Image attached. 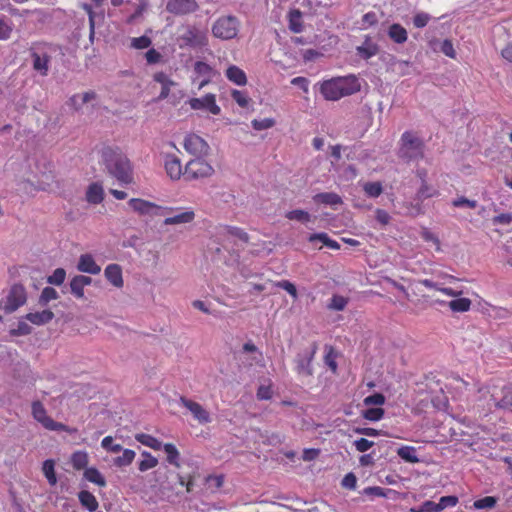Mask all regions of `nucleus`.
<instances>
[{
  "mask_svg": "<svg viewBox=\"0 0 512 512\" xmlns=\"http://www.w3.org/2000/svg\"><path fill=\"white\" fill-rule=\"evenodd\" d=\"M102 161L107 170L124 184L132 182V166L127 156L118 147L106 146L101 151Z\"/></svg>",
  "mask_w": 512,
  "mask_h": 512,
  "instance_id": "nucleus-1",
  "label": "nucleus"
},
{
  "mask_svg": "<svg viewBox=\"0 0 512 512\" xmlns=\"http://www.w3.org/2000/svg\"><path fill=\"white\" fill-rule=\"evenodd\" d=\"M361 89V83L355 75L337 77L324 81L321 93L326 100L336 101L342 97L354 94Z\"/></svg>",
  "mask_w": 512,
  "mask_h": 512,
  "instance_id": "nucleus-2",
  "label": "nucleus"
},
{
  "mask_svg": "<svg viewBox=\"0 0 512 512\" xmlns=\"http://www.w3.org/2000/svg\"><path fill=\"white\" fill-rule=\"evenodd\" d=\"M153 81L161 88L158 100L170 98L175 103L183 97V92L177 89L179 84L169 74L158 71L153 74Z\"/></svg>",
  "mask_w": 512,
  "mask_h": 512,
  "instance_id": "nucleus-3",
  "label": "nucleus"
},
{
  "mask_svg": "<svg viewBox=\"0 0 512 512\" xmlns=\"http://www.w3.org/2000/svg\"><path fill=\"white\" fill-rule=\"evenodd\" d=\"M399 156L407 160H415L423 156V143L416 134L412 132L402 134Z\"/></svg>",
  "mask_w": 512,
  "mask_h": 512,
  "instance_id": "nucleus-4",
  "label": "nucleus"
},
{
  "mask_svg": "<svg viewBox=\"0 0 512 512\" xmlns=\"http://www.w3.org/2000/svg\"><path fill=\"white\" fill-rule=\"evenodd\" d=\"M214 174L213 166L203 157H196L190 160L184 169V178L187 180H198L209 178Z\"/></svg>",
  "mask_w": 512,
  "mask_h": 512,
  "instance_id": "nucleus-5",
  "label": "nucleus"
},
{
  "mask_svg": "<svg viewBox=\"0 0 512 512\" xmlns=\"http://www.w3.org/2000/svg\"><path fill=\"white\" fill-rule=\"evenodd\" d=\"M16 178L19 190L26 194H33L42 189L41 185L36 181V175L31 170V165L27 161L20 164L16 169Z\"/></svg>",
  "mask_w": 512,
  "mask_h": 512,
  "instance_id": "nucleus-6",
  "label": "nucleus"
},
{
  "mask_svg": "<svg viewBox=\"0 0 512 512\" xmlns=\"http://www.w3.org/2000/svg\"><path fill=\"white\" fill-rule=\"evenodd\" d=\"M32 415L34 419L47 430L65 431L68 433L75 432V429H72L62 423L56 422L51 417H49L43 404L39 401H34L32 403Z\"/></svg>",
  "mask_w": 512,
  "mask_h": 512,
  "instance_id": "nucleus-7",
  "label": "nucleus"
},
{
  "mask_svg": "<svg viewBox=\"0 0 512 512\" xmlns=\"http://www.w3.org/2000/svg\"><path fill=\"white\" fill-rule=\"evenodd\" d=\"M239 31V21L236 17L225 16L219 18L212 27V33L216 38L222 40L233 39Z\"/></svg>",
  "mask_w": 512,
  "mask_h": 512,
  "instance_id": "nucleus-8",
  "label": "nucleus"
},
{
  "mask_svg": "<svg viewBox=\"0 0 512 512\" xmlns=\"http://www.w3.org/2000/svg\"><path fill=\"white\" fill-rule=\"evenodd\" d=\"M218 75V72L204 61H196L193 65V72L191 81L197 84L199 90L212 82L213 78Z\"/></svg>",
  "mask_w": 512,
  "mask_h": 512,
  "instance_id": "nucleus-9",
  "label": "nucleus"
},
{
  "mask_svg": "<svg viewBox=\"0 0 512 512\" xmlns=\"http://www.w3.org/2000/svg\"><path fill=\"white\" fill-rule=\"evenodd\" d=\"M166 209V215L164 219V225L167 226H179L189 224L195 219V212L192 208H170L164 207Z\"/></svg>",
  "mask_w": 512,
  "mask_h": 512,
  "instance_id": "nucleus-10",
  "label": "nucleus"
},
{
  "mask_svg": "<svg viewBox=\"0 0 512 512\" xmlns=\"http://www.w3.org/2000/svg\"><path fill=\"white\" fill-rule=\"evenodd\" d=\"M128 205L134 212L143 216H162L166 215L167 211L166 209H164V207H161L153 202L139 198L130 199Z\"/></svg>",
  "mask_w": 512,
  "mask_h": 512,
  "instance_id": "nucleus-11",
  "label": "nucleus"
},
{
  "mask_svg": "<svg viewBox=\"0 0 512 512\" xmlns=\"http://www.w3.org/2000/svg\"><path fill=\"white\" fill-rule=\"evenodd\" d=\"M183 147L191 155L204 157L208 155L210 147L208 143L199 135L190 133L184 137Z\"/></svg>",
  "mask_w": 512,
  "mask_h": 512,
  "instance_id": "nucleus-12",
  "label": "nucleus"
},
{
  "mask_svg": "<svg viewBox=\"0 0 512 512\" xmlns=\"http://www.w3.org/2000/svg\"><path fill=\"white\" fill-rule=\"evenodd\" d=\"M188 104L193 110L207 111L212 115H219L221 113V108L216 101V95L212 93L199 98H191L188 100Z\"/></svg>",
  "mask_w": 512,
  "mask_h": 512,
  "instance_id": "nucleus-13",
  "label": "nucleus"
},
{
  "mask_svg": "<svg viewBox=\"0 0 512 512\" xmlns=\"http://www.w3.org/2000/svg\"><path fill=\"white\" fill-rule=\"evenodd\" d=\"M180 405L186 408L199 424H208L212 421L210 412L200 403L181 397Z\"/></svg>",
  "mask_w": 512,
  "mask_h": 512,
  "instance_id": "nucleus-14",
  "label": "nucleus"
},
{
  "mask_svg": "<svg viewBox=\"0 0 512 512\" xmlns=\"http://www.w3.org/2000/svg\"><path fill=\"white\" fill-rule=\"evenodd\" d=\"M217 237L224 247H226L229 242L238 244L239 242L245 243L248 241V235L246 232L240 228L232 226L220 227L217 232Z\"/></svg>",
  "mask_w": 512,
  "mask_h": 512,
  "instance_id": "nucleus-15",
  "label": "nucleus"
},
{
  "mask_svg": "<svg viewBox=\"0 0 512 512\" xmlns=\"http://www.w3.org/2000/svg\"><path fill=\"white\" fill-rule=\"evenodd\" d=\"M70 103L76 110L93 108L97 103V95L92 91L79 93L71 97Z\"/></svg>",
  "mask_w": 512,
  "mask_h": 512,
  "instance_id": "nucleus-16",
  "label": "nucleus"
},
{
  "mask_svg": "<svg viewBox=\"0 0 512 512\" xmlns=\"http://www.w3.org/2000/svg\"><path fill=\"white\" fill-rule=\"evenodd\" d=\"M77 270L82 273L97 275L101 272V266L98 265L91 254L80 255L77 262Z\"/></svg>",
  "mask_w": 512,
  "mask_h": 512,
  "instance_id": "nucleus-17",
  "label": "nucleus"
},
{
  "mask_svg": "<svg viewBox=\"0 0 512 512\" xmlns=\"http://www.w3.org/2000/svg\"><path fill=\"white\" fill-rule=\"evenodd\" d=\"M92 278L85 275H76L70 281V291L77 299H83L85 297V287L91 285Z\"/></svg>",
  "mask_w": 512,
  "mask_h": 512,
  "instance_id": "nucleus-18",
  "label": "nucleus"
},
{
  "mask_svg": "<svg viewBox=\"0 0 512 512\" xmlns=\"http://www.w3.org/2000/svg\"><path fill=\"white\" fill-rule=\"evenodd\" d=\"M197 3L195 0H169L167 10L174 14H186L195 11Z\"/></svg>",
  "mask_w": 512,
  "mask_h": 512,
  "instance_id": "nucleus-19",
  "label": "nucleus"
},
{
  "mask_svg": "<svg viewBox=\"0 0 512 512\" xmlns=\"http://www.w3.org/2000/svg\"><path fill=\"white\" fill-rule=\"evenodd\" d=\"M165 170L167 175L172 180H178L182 175L184 176V170L182 169L181 161L174 155L166 156Z\"/></svg>",
  "mask_w": 512,
  "mask_h": 512,
  "instance_id": "nucleus-20",
  "label": "nucleus"
},
{
  "mask_svg": "<svg viewBox=\"0 0 512 512\" xmlns=\"http://www.w3.org/2000/svg\"><path fill=\"white\" fill-rule=\"evenodd\" d=\"M182 39L191 47H203L207 45L206 34L195 28L188 29Z\"/></svg>",
  "mask_w": 512,
  "mask_h": 512,
  "instance_id": "nucleus-21",
  "label": "nucleus"
},
{
  "mask_svg": "<svg viewBox=\"0 0 512 512\" xmlns=\"http://www.w3.org/2000/svg\"><path fill=\"white\" fill-rule=\"evenodd\" d=\"M104 276L114 287H123L122 268L118 264H109L104 270Z\"/></svg>",
  "mask_w": 512,
  "mask_h": 512,
  "instance_id": "nucleus-22",
  "label": "nucleus"
},
{
  "mask_svg": "<svg viewBox=\"0 0 512 512\" xmlns=\"http://www.w3.org/2000/svg\"><path fill=\"white\" fill-rule=\"evenodd\" d=\"M429 46L434 52H441L445 56L455 59L456 51L454 49L453 43L449 39H445L443 41H439L438 39H432L429 41Z\"/></svg>",
  "mask_w": 512,
  "mask_h": 512,
  "instance_id": "nucleus-23",
  "label": "nucleus"
},
{
  "mask_svg": "<svg viewBox=\"0 0 512 512\" xmlns=\"http://www.w3.org/2000/svg\"><path fill=\"white\" fill-rule=\"evenodd\" d=\"M54 318V313L49 309L31 311L25 315V319L33 325L41 326L49 323Z\"/></svg>",
  "mask_w": 512,
  "mask_h": 512,
  "instance_id": "nucleus-24",
  "label": "nucleus"
},
{
  "mask_svg": "<svg viewBox=\"0 0 512 512\" xmlns=\"http://www.w3.org/2000/svg\"><path fill=\"white\" fill-rule=\"evenodd\" d=\"M313 202L315 204H322L336 209L342 204V198L337 193L325 192L314 195Z\"/></svg>",
  "mask_w": 512,
  "mask_h": 512,
  "instance_id": "nucleus-25",
  "label": "nucleus"
},
{
  "mask_svg": "<svg viewBox=\"0 0 512 512\" xmlns=\"http://www.w3.org/2000/svg\"><path fill=\"white\" fill-rule=\"evenodd\" d=\"M226 78L238 86H245L247 84L246 73L236 65H230L225 71Z\"/></svg>",
  "mask_w": 512,
  "mask_h": 512,
  "instance_id": "nucleus-26",
  "label": "nucleus"
},
{
  "mask_svg": "<svg viewBox=\"0 0 512 512\" xmlns=\"http://www.w3.org/2000/svg\"><path fill=\"white\" fill-rule=\"evenodd\" d=\"M104 190L101 184L92 183L86 190V201L90 204H99L103 201Z\"/></svg>",
  "mask_w": 512,
  "mask_h": 512,
  "instance_id": "nucleus-27",
  "label": "nucleus"
},
{
  "mask_svg": "<svg viewBox=\"0 0 512 512\" xmlns=\"http://www.w3.org/2000/svg\"><path fill=\"white\" fill-rule=\"evenodd\" d=\"M387 69L399 76L408 75L410 73V62L391 57L387 63Z\"/></svg>",
  "mask_w": 512,
  "mask_h": 512,
  "instance_id": "nucleus-28",
  "label": "nucleus"
},
{
  "mask_svg": "<svg viewBox=\"0 0 512 512\" xmlns=\"http://www.w3.org/2000/svg\"><path fill=\"white\" fill-rule=\"evenodd\" d=\"M472 302L469 298L458 296L447 302V306L454 313H464L471 309Z\"/></svg>",
  "mask_w": 512,
  "mask_h": 512,
  "instance_id": "nucleus-29",
  "label": "nucleus"
},
{
  "mask_svg": "<svg viewBox=\"0 0 512 512\" xmlns=\"http://www.w3.org/2000/svg\"><path fill=\"white\" fill-rule=\"evenodd\" d=\"M388 36L397 44L406 42L408 38L406 29L400 24H392L388 29Z\"/></svg>",
  "mask_w": 512,
  "mask_h": 512,
  "instance_id": "nucleus-30",
  "label": "nucleus"
},
{
  "mask_svg": "<svg viewBox=\"0 0 512 512\" xmlns=\"http://www.w3.org/2000/svg\"><path fill=\"white\" fill-rule=\"evenodd\" d=\"M135 439L142 445L149 447L155 451H159L162 449V442L150 434L137 433L135 434Z\"/></svg>",
  "mask_w": 512,
  "mask_h": 512,
  "instance_id": "nucleus-31",
  "label": "nucleus"
},
{
  "mask_svg": "<svg viewBox=\"0 0 512 512\" xmlns=\"http://www.w3.org/2000/svg\"><path fill=\"white\" fill-rule=\"evenodd\" d=\"M419 175L422 178V185H421V187L419 188V190L417 192V199L418 200H425V199L437 196L438 195V190L435 187H433L431 185H428L425 182V180H424V177L426 176V173L419 172Z\"/></svg>",
  "mask_w": 512,
  "mask_h": 512,
  "instance_id": "nucleus-32",
  "label": "nucleus"
},
{
  "mask_svg": "<svg viewBox=\"0 0 512 512\" xmlns=\"http://www.w3.org/2000/svg\"><path fill=\"white\" fill-rule=\"evenodd\" d=\"M142 459L138 461V470L140 472H146L150 469L155 468L158 465V459L148 451H142Z\"/></svg>",
  "mask_w": 512,
  "mask_h": 512,
  "instance_id": "nucleus-33",
  "label": "nucleus"
},
{
  "mask_svg": "<svg viewBox=\"0 0 512 512\" xmlns=\"http://www.w3.org/2000/svg\"><path fill=\"white\" fill-rule=\"evenodd\" d=\"M162 449L166 453L167 462L170 465H173L177 468L181 466L180 464V452L176 448V446L172 443L162 444Z\"/></svg>",
  "mask_w": 512,
  "mask_h": 512,
  "instance_id": "nucleus-34",
  "label": "nucleus"
},
{
  "mask_svg": "<svg viewBox=\"0 0 512 512\" xmlns=\"http://www.w3.org/2000/svg\"><path fill=\"white\" fill-rule=\"evenodd\" d=\"M84 477L87 481L94 483L100 487L106 485V480L101 472L95 467L86 468L84 471Z\"/></svg>",
  "mask_w": 512,
  "mask_h": 512,
  "instance_id": "nucleus-35",
  "label": "nucleus"
},
{
  "mask_svg": "<svg viewBox=\"0 0 512 512\" xmlns=\"http://www.w3.org/2000/svg\"><path fill=\"white\" fill-rule=\"evenodd\" d=\"M78 497L81 505L88 509L90 512H94L97 510L98 501L92 493L88 491H81Z\"/></svg>",
  "mask_w": 512,
  "mask_h": 512,
  "instance_id": "nucleus-36",
  "label": "nucleus"
},
{
  "mask_svg": "<svg viewBox=\"0 0 512 512\" xmlns=\"http://www.w3.org/2000/svg\"><path fill=\"white\" fill-rule=\"evenodd\" d=\"M398 456L406 462L417 463L419 458L417 456L416 448L413 446H401L397 450Z\"/></svg>",
  "mask_w": 512,
  "mask_h": 512,
  "instance_id": "nucleus-37",
  "label": "nucleus"
},
{
  "mask_svg": "<svg viewBox=\"0 0 512 512\" xmlns=\"http://www.w3.org/2000/svg\"><path fill=\"white\" fill-rule=\"evenodd\" d=\"M89 462L88 453L86 451H76L71 456V464L74 469H84Z\"/></svg>",
  "mask_w": 512,
  "mask_h": 512,
  "instance_id": "nucleus-38",
  "label": "nucleus"
},
{
  "mask_svg": "<svg viewBox=\"0 0 512 512\" xmlns=\"http://www.w3.org/2000/svg\"><path fill=\"white\" fill-rule=\"evenodd\" d=\"M357 51L359 56L369 59L377 54L378 46L370 40H366L361 46L357 47Z\"/></svg>",
  "mask_w": 512,
  "mask_h": 512,
  "instance_id": "nucleus-39",
  "label": "nucleus"
},
{
  "mask_svg": "<svg viewBox=\"0 0 512 512\" xmlns=\"http://www.w3.org/2000/svg\"><path fill=\"white\" fill-rule=\"evenodd\" d=\"M122 454L114 459V465L117 467H123L130 465L136 456L135 451L131 449H123L122 448Z\"/></svg>",
  "mask_w": 512,
  "mask_h": 512,
  "instance_id": "nucleus-40",
  "label": "nucleus"
},
{
  "mask_svg": "<svg viewBox=\"0 0 512 512\" xmlns=\"http://www.w3.org/2000/svg\"><path fill=\"white\" fill-rule=\"evenodd\" d=\"M497 504V498L494 496H485L473 502L472 507L475 510H490Z\"/></svg>",
  "mask_w": 512,
  "mask_h": 512,
  "instance_id": "nucleus-41",
  "label": "nucleus"
},
{
  "mask_svg": "<svg viewBox=\"0 0 512 512\" xmlns=\"http://www.w3.org/2000/svg\"><path fill=\"white\" fill-rule=\"evenodd\" d=\"M49 59L46 55L33 54V67L41 75H47Z\"/></svg>",
  "mask_w": 512,
  "mask_h": 512,
  "instance_id": "nucleus-42",
  "label": "nucleus"
},
{
  "mask_svg": "<svg viewBox=\"0 0 512 512\" xmlns=\"http://www.w3.org/2000/svg\"><path fill=\"white\" fill-rule=\"evenodd\" d=\"M43 474L45 475L47 481L50 485L54 486L57 483V477L55 474V463L53 460L48 459L44 461L42 467Z\"/></svg>",
  "mask_w": 512,
  "mask_h": 512,
  "instance_id": "nucleus-43",
  "label": "nucleus"
},
{
  "mask_svg": "<svg viewBox=\"0 0 512 512\" xmlns=\"http://www.w3.org/2000/svg\"><path fill=\"white\" fill-rule=\"evenodd\" d=\"M361 415L364 419L369 421H379L384 416V409L381 407H371L361 411Z\"/></svg>",
  "mask_w": 512,
  "mask_h": 512,
  "instance_id": "nucleus-44",
  "label": "nucleus"
},
{
  "mask_svg": "<svg viewBox=\"0 0 512 512\" xmlns=\"http://www.w3.org/2000/svg\"><path fill=\"white\" fill-rule=\"evenodd\" d=\"M231 97L241 108L250 106L251 98L244 91L234 89L231 91Z\"/></svg>",
  "mask_w": 512,
  "mask_h": 512,
  "instance_id": "nucleus-45",
  "label": "nucleus"
},
{
  "mask_svg": "<svg viewBox=\"0 0 512 512\" xmlns=\"http://www.w3.org/2000/svg\"><path fill=\"white\" fill-rule=\"evenodd\" d=\"M363 190L368 197L376 198L383 192V187L380 182H366Z\"/></svg>",
  "mask_w": 512,
  "mask_h": 512,
  "instance_id": "nucleus-46",
  "label": "nucleus"
},
{
  "mask_svg": "<svg viewBox=\"0 0 512 512\" xmlns=\"http://www.w3.org/2000/svg\"><path fill=\"white\" fill-rule=\"evenodd\" d=\"M242 349H243V353H247L252 356V360L256 364H259L262 362V360H263L262 353L258 350V348L255 346V344L253 342H251V341L246 342L243 345Z\"/></svg>",
  "mask_w": 512,
  "mask_h": 512,
  "instance_id": "nucleus-47",
  "label": "nucleus"
},
{
  "mask_svg": "<svg viewBox=\"0 0 512 512\" xmlns=\"http://www.w3.org/2000/svg\"><path fill=\"white\" fill-rule=\"evenodd\" d=\"M286 218L289 220H297L302 223H307L311 220V215L304 210L295 209L286 213Z\"/></svg>",
  "mask_w": 512,
  "mask_h": 512,
  "instance_id": "nucleus-48",
  "label": "nucleus"
},
{
  "mask_svg": "<svg viewBox=\"0 0 512 512\" xmlns=\"http://www.w3.org/2000/svg\"><path fill=\"white\" fill-rule=\"evenodd\" d=\"M289 27L296 33L302 30L301 13L298 10H293L289 13Z\"/></svg>",
  "mask_w": 512,
  "mask_h": 512,
  "instance_id": "nucleus-49",
  "label": "nucleus"
},
{
  "mask_svg": "<svg viewBox=\"0 0 512 512\" xmlns=\"http://www.w3.org/2000/svg\"><path fill=\"white\" fill-rule=\"evenodd\" d=\"M276 121L273 118L254 119L251 121L253 129L256 131L267 130L275 126Z\"/></svg>",
  "mask_w": 512,
  "mask_h": 512,
  "instance_id": "nucleus-50",
  "label": "nucleus"
},
{
  "mask_svg": "<svg viewBox=\"0 0 512 512\" xmlns=\"http://www.w3.org/2000/svg\"><path fill=\"white\" fill-rule=\"evenodd\" d=\"M66 271L63 268H57L47 278V282L52 285H61L65 281Z\"/></svg>",
  "mask_w": 512,
  "mask_h": 512,
  "instance_id": "nucleus-51",
  "label": "nucleus"
},
{
  "mask_svg": "<svg viewBox=\"0 0 512 512\" xmlns=\"http://www.w3.org/2000/svg\"><path fill=\"white\" fill-rule=\"evenodd\" d=\"M58 292L52 287H45L40 295L39 302L43 305L58 298Z\"/></svg>",
  "mask_w": 512,
  "mask_h": 512,
  "instance_id": "nucleus-52",
  "label": "nucleus"
},
{
  "mask_svg": "<svg viewBox=\"0 0 512 512\" xmlns=\"http://www.w3.org/2000/svg\"><path fill=\"white\" fill-rule=\"evenodd\" d=\"M30 333H31V326L27 323V320L25 319V317L21 318L18 321L16 328L11 329L12 335L20 336V335H27Z\"/></svg>",
  "mask_w": 512,
  "mask_h": 512,
  "instance_id": "nucleus-53",
  "label": "nucleus"
},
{
  "mask_svg": "<svg viewBox=\"0 0 512 512\" xmlns=\"http://www.w3.org/2000/svg\"><path fill=\"white\" fill-rule=\"evenodd\" d=\"M458 503V498L456 496H443L440 498L439 502L436 503V508L438 512H441L446 507H454Z\"/></svg>",
  "mask_w": 512,
  "mask_h": 512,
  "instance_id": "nucleus-54",
  "label": "nucleus"
},
{
  "mask_svg": "<svg viewBox=\"0 0 512 512\" xmlns=\"http://www.w3.org/2000/svg\"><path fill=\"white\" fill-rule=\"evenodd\" d=\"M347 303H348V300L344 296L334 295L331 298V301H330L328 307L332 310L342 311L346 307Z\"/></svg>",
  "mask_w": 512,
  "mask_h": 512,
  "instance_id": "nucleus-55",
  "label": "nucleus"
},
{
  "mask_svg": "<svg viewBox=\"0 0 512 512\" xmlns=\"http://www.w3.org/2000/svg\"><path fill=\"white\" fill-rule=\"evenodd\" d=\"M101 446L103 449L113 453H117L122 450V446L120 444L114 443L112 436L104 437L101 441Z\"/></svg>",
  "mask_w": 512,
  "mask_h": 512,
  "instance_id": "nucleus-56",
  "label": "nucleus"
},
{
  "mask_svg": "<svg viewBox=\"0 0 512 512\" xmlns=\"http://www.w3.org/2000/svg\"><path fill=\"white\" fill-rule=\"evenodd\" d=\"M385 403V397L381 393H375L364 398L365 406H382Z\"/></svg>",
  "mask_w": 512,
  "mask_h": 512,
  "instance_id": "nucleus-57",
  "label": "nucleus"
},
{
  "mask_svg": "<svg viewBox=\"0 0 512 512\" xmlns=\"http://www.w3.org/2000/svg\"><path fill=\"white\" fill-rule=\"evenodd\" d=\"M311 359L312 356H306L298 361L297 369L300 374L307 376L312 374Z\"/></svg>",
  "mask_w": 512,
  "mask_h": 512,
  "instance_id": "nucleus-58",
  "label": "nucleus"
},
{
  "mask_svg": "<svg viewBox=\"0 0 512 512\" xmlns=\"http://www.w3.org/2000/svg\"><path fill=\"white\" fill-rule=\"evenodd\" d=\"M452 205L457 208L475 209L477 207V201L465 197H458L452 201Z\"/></svg>",
  "mask_w": 512,
  "mask_h": 512,
  "instance_id": "nucleus-59",
  "label": "nucleus"
},
{
  "mask_svg": "<svg viewBox=\"0 0 512 512\" xmlns=\"http://www.w3.org/2000/svg\"><path fill=\"white\" fill-rule=\"evenodd\" d=\"M421 236L422 238L428 242V243H432L434 246H435V250L437 252H440L441 251V243H440V240L439 238L434 234L432 233L431 231L425 229L422 231L421 233Z\"/></svg>",
  "mask_w": 512,
  "mask_h": 512,
  "instance_id": "nucleus-60",
  "label": "nucleus"
},
{
  "mask_svg": "<svg viewBox=\"0 0 512 512\" xmlns=\"http://www.w3.org/2000/svg\"><path fill=\"white\" fill-rule=\"evenodd\" d=\"M151 45V39L145 35L131 39V47L134 49H146Z\"/></svg>",
  "mask_w": 512,
  "mask_h": 512,
  "instance_id": "nucleus-61",
  "label": "nucleus"
},
{
  "mask_svg": "<svg viewBox=\"0 0 512 512\" xmlns=\"http://www.w3.org/2000/svg\"><path fill=\"white\" fill-rule=\"evenodd\" d=\"M277 287L282 288L287 293H289L294 299L297 298V289L293 283L288 280H282L275 284Z\"/></svg>",
  "mask_w": 512,
  "mask_h": 512,
  "instance_id": "nucleus-62",
  "label": "nucleus"
},
{
  "mask_svg": "<svg viewBox=\"0 0 512 512\" xmlns=\"http://www.w3.org/2000/svg\"><path fill=\"white\" fill-rule=\"evenodd\" d=\"M410 512H438L436 508V503L433 501H425L421 506L419 507H412L410 508Z\"/></svg>",
  "mask_w": 512,
  "mask_h": 512,
  "instance_id": "nucleus-63",
  "label": "nucleus"
},
{
  "mask_svg": "<svg viewBox=\"0 0 512 512\" xmlns=\"http://www.w3.org/2000/svg\"><path fill=\"white\" fill-rule=\"evenodd\" d=\"M430 20V15L424 12L417 13L413 18V23L417 28H423Z\"/></svg>",
  "mask_w": 512,
  "mask_h": 512,
  "instance_id": "nucleus-64",
  "label": "nucleus"
}]
</instances>
